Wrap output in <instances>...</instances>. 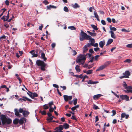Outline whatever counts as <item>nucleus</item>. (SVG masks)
<instances>
[{"mask_svg": "<svg viewBox=\"0 0 132 132\" xmlns=\"http://www.w3.org/2000/svg\"><path fill=\"white\" fill-rule=\"evenodd\" d=\"M63 127L65 129H68L69 128V125L67 123H65L64 124L62 125Z\"/></svg>", "mask_w": 132, "mask_h": 132, "instance_id": "4be33fe9", "label": "nucleus"}, {"mask_svg": "<svg viewBox=\"0 0 132 132\" xmlns=\"http://www.w3.org/2000/svg\"><path fill=\"white\" fill-rule=\"evenodd\" d=\"M53 118H54V117L53 116L47 118L46 119L48 121L47 122H51V120H53Z\"/></svg>", "mask_w": 132, "mask_h": 132, "instance_id": "aec40b11", "label": "nucleus"}, {"mask_svg": "<svg viewBox=\"0 0 132 132\" xmlns=\"http://www.w3.org/2000/svg\"><path fill=\"white\" fill-rule=\"evenodd\" d=\"M53 101H52L50 102H49L48 104V105L50 107H51V106L52 105H53Z\"/></svg>", "mask_w": 132, "mask_h": 132, "instance_id": "ea45409f", "label": "nucleus"}, {"mask_svg": "<svg viewBox=\"0 0 132 132\" xmlns=\"http://www.w3.org/2000/svg\"><path fill=\"white\" fill-rule=\"evenodd\" d=\"M121 31L122 32H129V31L123 28L121 29Z\"/></svg>", "mask_w": 132, "mask_h": 132, "instance_id": "4d7b16f0", "label": "nucleus"}, {"mask_svg": "<svg viewBox=\"0 0 132 132\" xmlns=\"http://www.w3.org/2000/svg\"><path fill=\"white\" fill-rule=\"evenodd\" d=\"M41 58L42 59H43L45 61H46L47 59V58L45 57V53L43 52L41 53Z\"/></svg>", "mask_w": 132, "mask_h": 132, "instance_id": "f8f14e48", "label": "nucleus"}, {"mask_svg": "<svg viewBox=\"0 0 132 132\" xmlns=\"http://www.w3.org/2000/svg\"><path fill=\"white\" fill-rule=\"evenodd\" d=\"M109 32L110 33H111V36L112 38L114 39H115L116 38V36L114 34L113 31H110Z\"/></svg>", "mask_w": 132, "mask_h": 132, "instance_id": "ddd939ff", "label": "nucleus"}, {"mask_svg": "<svg viewBox=\"0 0 132 132\" xmlns=\"http://www.w3.org/2000/svg\"><path fill=\"white\" fill-rule=\"evenodd\" d=\"M93 70H89L87 71V74L89 75L92 73Z\"/></svg>", "mask_w": 132, "mask_h": 132, "instance_id": "473e14b6", "label": "nucleus"}, {"mask_svg": "<svg viewBox=\"0 0 132 132\" xmlns=\"http://www.w3.org/2000/svg\"><path fill=\"white\" fill-rule=\"evenodd\" d=\"M120 98L122 100H125L128 101L129 100V97L127 95H122L120 96Z\"/></svg>", "mask_w": 132, "mask_h": 132, "instance_id": "6e6552de", "label": "nucleus"}, {"mask_svg": "<svg viewBox=\"0 0 132 132\" xmlns=\"http://www.w3.org/2000/svg\"><path fill=\"white\" fill-rule=\"evenodd\" d=\"M111 92L113 93L115 96H116L117 97L119 98V96L118 95H117L113 91H111Z\"/></svg>", "mask_w": 132, "mask_h": 132, "instance_id": "864d4df0", "label": "nucleus"}, {"mask_svg": "<svg viewBox=\"0 0 132 132\" xmlns=\"http://www.w3.org/2000/svg\"><path fill=\"white\" fill-rule=\"evenodd\" d=\"M22 98H20V99L22 100L23 101H27L28 99V98L27 97H25V96H24L22 97Z\"/></svg>", "mask_w": 132, "mask_h": 132, "instance_id": "4c0bfd02", "label": "nucleus"}, {"mask_svg": "<svg viewBox=\"0 0 132 132\" xmlns=\"http://www.w3.org/2000/svg\"><path fill=\"white\" fill-rule=\"evenodd\" d=\"M29 113H30L28 111H24L22 114L24 117H27V116H28Z\"/></svg>", "mask_w": 132, "mask_h": 132, "instance_id": "f3484780", "label": "nucleus"}, {"mask_svg": "<svg viewBox=\"0 0 132 132\" xmlns=\"http://www.w3.org/2000/svg\"><path fill=\"white\" fill-rule=\"evenodd\" d=\"M91 27L95 30H97L98 28L97 26L94 24H92L91 25Z\"/></svg>", "mask_w": 132, "mask_h": 132, "instance_id": "c756f323", "label": "nucleus"}, {"mask_svg": "<svg viewBox=\"0 0 132 132\" xmlns=\"http://www.w3.org/2000/svg\"><path fill=\"white\" fill-rule=\"evenodd\" d=\"M107 20L109 23H111V19L110 18H107Z\"/></svg>", "mask_w": 132, "mask_h": 132, "instance_id": "5fc2aeb1", "label": "nucleus"}, {"mask_svg": "<svg viewBox=\"0 0 132 132\" xmlns=\"http://www.w3.org/2000/svg\"><path fill=\"white\" fill-rule=\"evenodd\" d=\"M39 113H41L42 115H45L46 114V112L45 111H42L41 110H40L39 112Z\"/></svg>", "mask_w": 132, "mask_h": 132, "instance_id": "72a5a7b5", "label": "nucleus"}, {"mask_svg": "<svg viewBox=\"0 0 132 132\" xmlns=\"http://www.w3.org/2000/svg\"><path fill=\"white\" fill-rule=\"evenodd\" d=\"M89 52L92 53H94V52L93 51V49H90L89 50Z\"/></svg>", "mask_w": 132, "mask_h": 132, "instance_id": "774afa93", "label": "nucleus"}, {"mask_svg": "<svg viewBox=\"0 0 132 132\" xmlns=\"http://www.w3.org/2000/svg\"><path fill=\"white\" fill-rule=\"evenodd\" d=\"M14 114L18 117H20L21 115L19 113V112L17 109H15L14 110Z\"/></svg>", "mask_w": 132, "mask_h": 132, "instance_id": "1a4fd4ad", "label": "nucleus"}, {"mask_svg": "<svg viewBox=\"0 0 132 132\" xmlns=\"http://www.w3.org/2000/svg\"><path fill=\"white\" fill-rule=\"evenodd\" d=\"M43 3L46 5L48 4L49 3V2L46 0H44L43 1Z\"/></svg>", "mask_w": 132, "mask_h": 132, "instance_id": "13d9d810", "label": "nucleus"}, {"mask_svg": "<svg viewBox=\"0 0 132 132\" xmlns=\"http://www.w3.org/2000/svg\"><path fill=\"white\" fill-rule=\"evenodd\" d=\"M29 93H27V94L32 98V93L28 90Z\"/></svg>", "mask_w": 132, "mask_h": 132, "instance_id": "2f4dec72", "label": "nucleus"}, {"mask_svg": "<svg viewBox=\"0 0 132 132\" xmlns=\"http://www.w3.org/2000/svg\"><path fill=\"white\" fill-rule=\"evenodd\" d=\"M18 111L19 113H23L24 111L23 110V109L21 108H20V109H19Z\"/></svg>", "mask_w": 132, "mask_h": 132, "instance_id": "37998d69", "label": "nucleus"}, {"mask_svg": "<svg viewBox=\"0 0 132 132\" xmlns=\"http://www.w3.org/2000/svg\"><path fill=\"white\" fill-rule=\"evenodd\" d=\"M71 69H70L69 70V72L70 73V75H72L73 76H74V73L73 72H71Z\"/></svg>", "mask_w": 132, "mask_h": 132, "instance_id": "09e8293b", "label": "nucleus"}, {"mask_svg": "<svg viewBox=\"0 0 132 132\" xmlns=\"http://www.w3.org/2000/svg\"><path fill=\"white\" fill-rule=\"evenodd\" d=\"M1 119L2 120V123L3 125H4L5 124H10L12 122V121L10 119H7L5 115L2 114L1 115Z\"/></svg>", "mask_w": 132, "mask_h": 132, "instance_id": "f03ea898", "label": "nucleus"}, {"mask_svg": "<svg viewBox=\"0 0 132 132\" xmlns=\"http://www.w3.org/2000/svg\"><path fill=\"white\" fill-rule=\"evenodd\" d=\"M93 109H94L97 110V109H99V108L98 106H97L95 104H93Z\"/></svg>", "mask_w": 132, "mask_h": 132, "instance_id": "f704fd0d", "label": "nucleus"}, {"mask_svg": "<svg viewBox=\"0 0 132 132\" xmlns=\"http://www.w3.org/2000/svg\"><path fill=\"white\" fill-rule=\"evenodd\" d=\"M126 116V114L125 113H122L121 114V117L122 118H124Z\"/></svg>", "mask_w": 132, "mask_h": 132, "instance_id": "3c124183", "label": "nucleus"}, {"mask_svg": "<svg viewBox=\"0 0 132 132\" xmlns=\"http://www.w3.org/2000/svg\"><path fill=\"white\" fill-rule=\"evenodd\" d=\"M126 47L129 48H132V43L128 44L126 45Z\"/></svg>", "mask_w": 132, "mask_h": 132, "instance_id": "79ce46f5", "label": "nucleus"}, {"mask_svg": "<svg viewBox=\"0 0 132 132\" xmlns=\"http://www.w3.org/2000/svg\"><path fill=\"white\" fill-rule=\"evenodd\" d=\"M64 128L62 125H60L58 127H56L55 130H56L58 131V132H62V130Z\"/></svg>", "mask_w": 132, "mask_h": 132, "instance_id": "0eeeda50", "label": "nucleus"}, {"mask_svg": "<svg viewBox=\"0 0 132 132\" xmlns=\"http://www.w3.org/2000/svg\"><path fill=\"white\" fill-rule=\"evenodd\" d=\"M49 111L50 112H52L53 111V108L51 107H50V108L49 109Z\"/></svg>", "mask_w": 132, "mask_h": 132, "instance_id": "e2e57ef3", "label": "nucleus"}, {"mask_svg": "<svg viewBox=\"0 0 132 132\" xmlns=\"http://www.w3.org/2000/svg\"><path fill=\"white\" fill-rule=\"evenodd\" d=\"M82 75L81 74L79 75H75V77L77 78H82Z\"/></svg>", "mask_w": 132, "mask_h": 132, "instance_id": "e433bc0d", "label": "nucleus"}, {"mask_svg": "<svg viewBox=\"0 0 132 132\" xmlns=\"http://www.w3.org/2000/svg\"><path fill=\"white\" fill-rule=\"evenodd\" d=\"M92 45L94 47H97L98 46V44L97 43H96L95 44L94 43Z\"/></svg>", "mask_w": 132, "mask_h": 132, "instance_id": "603ef678", "label": "nucleus"}, {"mask_svg": "<svg viewBox=\"0 0 132 132\" xmlns=\"http://www.w3.org/2000/svg\"><path fill=\"white\" fill-rule=\"evenodd\" d=\"M88 50V49L87 48V47H85V46L83 50V53H85Z\"/></svg>", "mask_w": 132, "mask_h": 132, "instance_id": "cd10ccee", "label": "nucleus"}, {"mask_svg": "<svg viewBox=\"0 0 132 132\" xmlns=\"http://www.w3.org/2000/svg\"><path fill=\"white\" fill-rule=\"evenodd\" d=\"M91 38V36L88 35L86 33L81 31L80 37V40L81 41H82L84 39L89 40Z\"/></svg>", "mask_w": 132, "mask_h": 132, "instance_id": "7ed1b4c3", "label": "nucleus"}, {"mask_svg": "<svg viewBox=\"0 0 132 132\" xmlns=\"http://www.w3.org/2000/svg\"><path fill=\"white\" fill-rule=\"evenodd\" d=\"M89 40H90V41L91 42L90 43L91 45L93 44L95 42V39L93 38H92L91 37V38Z\"/></svg>", "mask_w": 132, "mask_h": 132, "instance_id": "a878e982", "label": "nucleus"}, {"mask_svg": "<svg viewBox=\"0 0 132 132\" xmlns=\"http://www.w3.org/2000/svg\"><path fill=\"white\" fill-rule=\"evenodd\" d=\"M112 113H113L112 115V116H114L116 114V111L113 110L112 111Z\"/></svg>", "mask_w": 132, "mask_h": 132, "instance_id": "de8ad7c7", "label": "nucleus"}, {"mask_svg": "<svg viewBox=\"0 0 132 132\" xmlns=\"http://www.w3.org/2000/svg\"><path fill=\"white\" fill-rule=\"evenodd\" d=\"M32 98H34V97H36L38 96V95L36 93H32Z\"/></svg>", "mask_w": 132, "mask_h": 132, "instance_id": "bb28decb", "label": "nucleus"}, {"mask_svg": "<svg viewBox=\"0 0 132 132\" xmlns=\"http://www.w3.org/2000/svg\"><path fill=\"white\" fill-rule=\"evenodd\" d=\"M86 55H80L76 60L77 62L81 64H84L86 59Z\"/></svg>", "mask_w": 132, "mask_h": 132, "instance_id": "f257e3e1", "label": "nucleus"}, {"mask_svg": "<svg viewBox=\"0 0 132 132\" xmlns=\"http://www.w3.org/2000/svg\"><path fill=\"white\" fill-rule=\"evenodd\" d=\"M124 62H125L130 63L131 62V60L129 59H126Z\"/></svg>", "mask_w": 132, "mask_h": 132, "instance_id": "6e6d98bb", "label": "nucleus"}, {"mask_svg": "<svg viewBox=\"0 0 132 132\" xmlns=\"http://www.w3.org/2000/svg\"><path fill=\"white\" fill-rule=\"evenodd\" d=\"M15 76L16 77V78L18 79H20V77H19V75L18 74H16L15 75Z\"/></svg>", "mask_w": 132, "mask_h": 132, "instance_id": "0e129e2a", "label": "nucleus"}, {"mask_svg": "<svg viewBox=\"0 0 132 132\" xmlns=\"http://www.w3.org/2000/svg\"><path fill=\"white\" fill-rule=\"evenodd\" d=\"M102 95L101 94H97L94 95L93 97V98L94 100H96L100 97Z\"/></svg>", "mask_w": 132, "mask_h": 132, "instance_id": "6ab92c4d", "label": "nucleus"}, {"mask_svg": "<svg viewBox=\"0 0 132 132\" xmlns=\"http://www.w3.org/2000/svg\"><path fill=\"white\" fill-rule=\"evenodd\" d=\"M111 63V62L109 61H107L103 65L105 68L109 65Z\"/></svg>", "mask_w": 132, "mask_h": 132, "instance_id": "5701e85b", "label": "nucleus"}, {"mask_svg": "<svg viewBox=\"0 0 132 132\" xmlns=\"http://www.w3.org/2000/svg\"><path fill=\"white\" fill-rule=\"evenodd\" d=\"M94 50L95 51L97 52V51H99L100 48L98 47H97L94 48Z\"/></svg>", "mask_w": 132, "mask_h": 132, "instance_id": "69168bd1", "label": "nucleus"}, {"mask_svg": "<svg viewBox=\"0 0 132 132\" xmlns=\"http://www.w3.org/2000/svg\"><path fill=\"white\" fill-rule=\"evenodd\" d=\"M105 68L104 65H102L100 66L98 69L96 70V71H99L101 70L104 68Z\"/></svg>", "mask_w": 132, "mask_h": 132, "instance_id": "2eb2a0df", "label": "nucleus"}, {"mask_svg": "<svg viewBox=\"0 0 132 132\" xmlns=\"http://www.w3.org/2000/svg\"><path fill=\"white\" fill-rule=\"evenodd\" d=\"M94 17L97 19V20L98 21H100V20L99 18V16L98 15L96 11L94 12Z\"/></svg>", "mask_w": 132, "mask_h": 132, "instance_id": "dca6fc26", "label": "nucleus"}, {"mask_svg": "<svg viewBox=\"0 0 132 132\" xmlns=\"http://www.w3.org/2000/svg\"><path fill=\"white\" fill-rule=\"evenodd\" d=\"M105 45V42L104 40L100 41L99 43L100 46L101 48H103Z\"/></svg>", "mask_w": 132, "mask_h": 132, "instance_id": "4468645a", "label": "nucleus"}, {"mask_svg": "<svg viewBox=\"0 0 132 132\" xmlns=\"http://www.w3.org/2000/svg\"><path fill=\"white\" fill-rule=\"evenodd\" d=\"M44 107V109H48L49 108V106L48 104H45L43 106Z\"/></svg>", "mask_w": 132, "mask_h": 132, "instance_id": "7c9ffc66", "label": "nucleus"}, {"mask_svg": "<svg viewBox=\"0 0 132 132\" xmlns=\"http://www.w3.org/2000/svg\"><path fill=\"white\" fill-rule=\"evenodd\" d=\"M110 28L111 30L110 31H115L117 30V29L116 28L114 27H112L111 26H110Z\"/></svg>", "mask_w": 132, "mask_h": 132, "instance_id": "c85d7f7f", "label": "nucleus"}, {"mask_svg": "<svg viewBox=\"0 0 132 132\" xmlns=\"http://www.w3.org/2000/svg\"><path fill=\"white\" fill-rule=\"evenodd\" d=\"M64 10L66 12H68L69 11V9L66 6H65L64 7Z\"/></svg>", "mask_w": 132, "mask_h": 132, "instance_id": "58836bf2", "label": "nucleus"}, {"mask_svg": "<svg viewBox=\"0 0 132 132\" xmlns=\"http://www.w3.org/2000/svg\"><path fill=\"white\" fill-rule=\"evenodd\" d=\"M124 87L126 89V90L124 91L127 93H132V86H127L126 83L124 84Z\"/></svg>", "mask_w": 132, "mask_h": 132, "instance_id": "39448f33", "label": "nucleus"}, {"mask_svg": "<svg viewBox=\"0 0 132 132\" xmlns=\"http://www.w3.org/2000/svg\"><path fill=\"white\" fill-rule=\"evenodd\" d=\"M64 98L65 101L67 102L72 99V96H68L67 95H64L63 96Z\"/></svg>", "mask_w": 132, "mask_h": 132, "instance_id": "423d86ee", "label": "nucleus"}, {"mask_svg": "<svg viewBox=\"0 0 132 132\" xmlns=\"http://www.w3.org/2000/svg\"><path fill=\"white\" fill-rule=\"evenodd\" d=\"M123 74L125 76V78H128L129 76L130 75V73L128 71H126L125 72L123 73Z\"/></svg>", "mask_w": 132, "mask_h": 132, "instance_id": "9b49d317", "label": "nucleus"}, {"mask_svg": "<svg viewBox=\"0 0 132 132\" xmlns=\"http://www.w3.org/2000/svg\"><path fill=\"white\" fill-rule=\"evenodd\" d=\"M101 22L102 24L103 25H105L106 24L105 21L104 20H102Z\"/></svg>", "mask_w": 132, "mask_h": 132, "instance_id": "8fccbe9b", "label": "nucleus"}, {"mask_svg": "<svg viewBox=\"0 0 132 132\" xmlns=\"http://www.w3.org/2000/svg\"><path fill=\"white\" fill-rule=\"evenodd\" d=\"M90 35L92 36H95L96 35V33H94V32H91L90 33Z\"/></svg>", "mask_w": 132, "mask_h": 132, "instance_id": "49530a36", "label": "nucleus"}, {"mask_svg": "<svg viewBox=\"0 0 132 132\" xmlns=\"http://www.w3.org/2000/svg\"><path fill=\"white\" fill-rule=\"evenodd\" d=\"M36 63L38 66H40V69L42 70L45 71V67L46 64L44 61L40 60H37Z\"/></svg>", "mask_w": 132, "mask_h": 132, "instance_id": "20e7f679", "label": "nucleus"}, {"mask_svg": "<svg viewBox=\"0 0 132 132\" xmlns=\"http://www.w3.org/2000/svg\"><path fill=\"white\" fill-rule=\"evenodd\" d=\"M75 69L77 72H79L80 71V69L79 65H76L75 67Z\"/></svg>", "mask_w": 132, "mask_h": 132, "instance_id": "393cba45", "label": "nucleus"}, {"mask_svg": "<svg viewBox=\"0 0 132 132\" xmlns=\"http://www.w3.org/2000/svg\"><path fill=\"white\" fill-rule=\"evenodd\" d=\"M2 10H3V11L2 13L0 15V17H1V16H2L3 15L4 12L6 10V9H2Z\"/></svg>", "mask_w": 132, "mask_h": 132, "instance_id": "052dcab7", "label": "nucleus"}, {"mask_svg": "<svg viewBox=\"0 0 132 132\" xmlns=\"http://www.w3.org/2000/svg\"><path fill=\"white\" fill-rule=\"evenodd\" d=\"M68 28L71 30H74V26H73L68 27Z\"/></svg>", "mask_w": 132, "mask_h": 132, "instance_id": "a18cd8bd", "label": "nucleus"}, {"mask_svg": "<svg viewBox=\"0 0 132 132\" xmlns=\"http://www.w3.org/2000/svg\"><path fill=\"white\" fill-rule=\"evenodd\" d=\"M88 84H94V81L91 80H89L88 82Z\"/></svg>", "mask_w": 132, "mask_h": 132, "instance_id": "a19ab883", "label": "nucleus"}, {"mask_svg": "<svg viewBox=\"0 0 132 132\" xmlns=\"http://www.w3.org/2000/svg\"><path fill=\"white\" fill-rule=\"evenodd\" d=\"M5 3L7 5H9V2L7 0H6L5 1Z\"/></svg>", "mask_w": 132, "mask_h": 132, "instance_id": "bf43d9fd", "label": "nucleus"}, {"mask_svg": "<svg viewBox=\"0 0 132 132\" xmlns=\"http://www.w3.org/2000/svg\"><path fill=\"white\" fill-rule=\"evenodd\" d=\"M47 7L48 9H50L51 8L56 9L57 8V7L56 6H54L53 5H50L49 6H47Z\"/></svg>", "mask_w": 132, "mask_h": 132, "instance_id": "a211bd4d", "label": "nucleus"}, {"mask_svg": "<svg viewBox=\"0 0 132 132\" xmlns=\"http://www.w3.org/2000/svg\"><path fill=\"white\" fill-rule=\"evenodd\" d=\"M53 86L55 88H57V89H58L59 87V86L57 85L56 84H53Z\"/></svg>", "mask_w": 132, "mask_h": 132, "instance_id": "680f3d73", "label": "nucleus"}, {"mask_svg": "<svg viewBox=\"0 0 132 132\" xmlns=\"http://www.w3.org/2000/svg\"><path fill=\"white\" fill-rule=\"evenodd\" d=\"M19 119H18L16 118L13 120V123L14 124L16 125L19 123Z\"/></svg>", "mask_w": 132, "mask_h": 132, "instance_id": "412c9836", "label": "nucleus"}, {"mask_svg": "<svg viewBox=\"0 0 132 132\" xmlns=\"http://www.w3.org/2000/svg\"><path fill=\"white\" fill-rule=\"evenodd\" d=\"M38 56V54H33V55L32 56V57H37Z\"/></svg>", "mask_w": 132, "mask_h": 132, "instance_id": "338daca9", "label": "nucleus"}, {"mask_svg": "<svg viewBox=\"0 0 132 132\" xmlns=\"http://www.w3.org/2000/svg\"><path fill=\"white\" fill-rule=\"evenodd\" d=\"M80 7V6L77 3H75V9L77 8H79Z\"/></svg>", "mask_w": 132, "mask_h": 132, "instance_id": "c03bdc74", "label": "nucleus"}, {"mask_svg": "<svg viewBox=\"0 0 132 132\" xmlns=\"http://www.w3.org/2000/svg\"><path fill=\"white\" fill-rule=\"evenodd\" d=\"M24 121L26 122V118H22L20 120H19V123L20 125H22L23 124Z\"/></svg>", "mask_w": 132, "mask_h": 132, "instance_id": "9d476101", "label": "nucleus"}, {"mask_svg": "<svg viewBox=\"0 0 132 132\" xmlns=\"http://www.w3.org/2000/svg\"><path fill=\"white\" fill-rule=\"evenodd\" d=\"M100 55H97L95 56V57H93L94 59L95 60H97L98 58L99 57Z\"/></svg>", "mask_w": 132, "mask_h": 132, "instance_id": "c9c22d12", "label": "nucleus"}, {"mask_svg": "<svg viewBox=\"0 0 132 132\" xmlns=\"http://www.w3.org/2000/svg\"><path fill=\"white\" fill-rule=\"evenodd\" d=\"M113 40L112 39H109L106 45L110 44L112 43L113 42Z\"/></svg>", "mask_w": 132, "mask_h": 132, "instance_id": "b1692460", "label": "nucleus"}]
</instances>
